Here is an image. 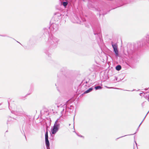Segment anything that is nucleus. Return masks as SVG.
<instances>
[{
    "label": "nucleus",
    "instance_id": "f257e3e1",
    "mask_svg": "<svg viewBox=\"0 0 149 149\" xmlns=\"http://www.w3.org/2000/svg\"><path fill=\"white\" fill-rule=\"evenodd\" d=\"M112 45L115 54L116 56H118V54L117 49L118 45L117 44H112Z\"/></svg>",
    "mask_w": 149,
    "mask_h": 149
},
{
    "label": "nucleus",
    "instance_id": "f03ea898",
    "mask_svg": "<svg viewBox=\"0 0 149 149\" xmlns=\"http://www.w3.org/2000/svg\"><path fill=\"white\" fill-rule=\"evenodd\" d=\"M71 21L74 23L81 24V22H83V19H71Z\"/></svg>",
    "mask_w": 149,
    "mask_h": 149
},
{
    "label": "nucleus",
    "instance_id": "7ed1b4c3",
    "mask_svg": "<svg viewBox=\"0 0 149 149\" xmlns=\"http://www.w3.org/2000/svg\"><path fill=\"white\" fill-rule=\"evenodd\" d=\"M59 129L53 127L51 129V134H55L58 131Z\"/></svg>",
    "mask_w": 149,
    "mask_h": 149
},
{
    "label": "nucleus",
    "instance_id": "20e7f679",
    "mask_svg": "<svg viewBox=\"0 0 149 149\" xmlns=\"http://www.w3.org/2000/svg\"><path fill=\"white\" fill-rule=\"evenodd\" d=\"M58 119L56 121L53 127L59 129V128L60 125V123L58 121Z\"/></svg>",
    "mask_w": 149,
    "mask_h": 149
},
{
    "label": "nucleus",
    "instance_id": "39448f33",
    "mask_svg": "<svg viewBox=\"0 0 149 149\" xmlns=\"http://www.w3.org/2000/svg\"><path fill=\"white\" fill-rule=\"evenodd\" d=\"M45 144L47 146V149L48 148H49V143L48 139L45 140Z\"/></svg>",
    "mask_w": 149,
    "mask_h": 149
},
{
    "label": "nucleus",
    "instance_id": "423d86ee",
    "mask_svg": "<svg viewBox=\"0 0 149 149\" xmlns=\"http://www.w3.org/2000/svg\"><path fill=\"white\" fill-rule=\"evenodd\" d=\"M92 90H93L92 88H89L88 89V90L84 92V93H88L91 92V91H92Z\"/></svg>",
    "mask_w": 149,
    "mask_h": 149
},
{
    "label": "nucleus",
    "instance_id": "0eeeda50",
    "mask_svg": "<svg viewBox=\"0 0 149 149\" xmlns=\"http://www.w3.org/2000/svg\"><path fill=\"white\" fill-rule=\"evenodd\" d=\"M116 69L118 70H120L121 69V67L120 65H118L116 67Z\"/></svg>",
    "mask_w": 149,
    "mask_h": 149
},
{
    "label": "nucleus",
    "instance_id": "6e6552de",
    "mask_svg": "<svg viewBox=\"0 0 149 149\" xmlns=\"http://www.w3.org/2000/svg\"><path fill=\"white\" fill-rule=\"evenodd\" d=\"M45 140L48 139V132L47 131L45 134Z\"/></svg>",
    "mask_w": 149,
    "mask_h": 149
},
{
    "label": "nucleus",
    "instance_id": "1a4fd4ad",
    "mask_svg": "<svg viewBox=\"0 0 149 149\" xmlns=\"http://www.w3.org/2000/svg\"><path fill=\"white\" fill-rule=\"evenodd\" d=\"M68 3L67 2H63V5L65 7L66 6L68 5Z\"/></svg>",
    "mask_w": 149,
    "mask_h": 149
},
{
    "label": "nucleus",
    "instance_id": "9d476101",
    "mask_svg": "<svg viewBox=\"0 0 149 149\" xmlns=\"http://www.w3.org/2000/svg\"><path fill=\"white\" fill-rule=\"evenodd\" d=\"M95 88L96 90H97L101 89L102 87L100 86H98L95 87Z\"/></svg>",
    "mask_w": 149,
    "mask_h": 149
},
{
    "label": "nucleus",
    "instance_id": "9b49d317",
    "mask_svg": "<svg viewBox=\"0 0 149 149\" xmlns=\"http://www.w3.org/2000/svg\"><path fill=\"white\" fill-rule=\"evenodd\" d=\"M107 88H109V87H107V86L106 87Z\"/></svg>",
    "mask_w": 149,
    "mask_h": 149
},
{
    "label": "nucleus",
    "instance_id": "f8f14e48",
    "mask_svg": "<svg viewBox=\"0 0 149 149\" xmlns=\"http://www.w3.org/2000/svg\"><path fill=\"white\" fill-rule=\"evenodd\" d=\"M83 1H84V0H83Z\"/></svg>",
    "mask_w": 149,
    "mask_h": 149
}]
</instances>
